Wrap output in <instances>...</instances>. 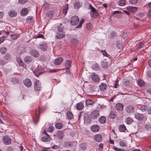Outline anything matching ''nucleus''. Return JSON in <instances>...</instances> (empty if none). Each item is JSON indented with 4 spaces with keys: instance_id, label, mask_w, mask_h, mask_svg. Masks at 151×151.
I'll list each match as a JSON object with an SVG mask.
<instances>
[{
    "instance_id": "obj_1",
    "label": "nucleus",
    "mask_w": 151,
    "mask_h": 151,
    "mask_svg": "<svg viewBox=\"0 0 151 151\" xmlns=\"http://www.w3.org/2000/svg\"><path fill=\"white\" fill-rule=\"evenodd\" d=\"M136 119L140 121H144L146 119V116L143 114L136 113L134 115Z\"/></svg>"
},
{
    "instance_id": "obj_2",
    "label": "nucleus",
    "mask_w": 151,
    "mask_h": 151,
    "mask_svg": "<svg viewBox=\"0 0 151 151\" xmlns=\"http://www.w3.org/2000/svg\"><path fill=\"white\" fill-rule=\"evenodd\" d=\"M100 116L99 111L97 110L92 111L90 117L91 119H95L98 118Z\"/></svg>"
},
{
    "instance_id": "obj_3",
    "label": "nucleus",
    "mask_w": 151,
    "mask_h": 151,
    "mask_svg": "<svg viewBox=\"0 0 151 151\" xmlns=\"http://www.w3.org/2000/svg\"><path fill=\"white\" fill-rule=\"evenodd\" d=\"M79 22V19L78 16H75L72 17L70 21L71 24L73 25H76Z\"/></svg>"
},
{
    "instance_id": "obj_4",
    "label": "nucleus",
    "mask_w": 151,
    "mask_h": 151,
    "mask_svg": "<svg viewBox=\"0 0 151 151\" xmlns=\"http://www.w3.org/2000/svg\"><path fill=\"white\" fill-rule=\"evenodd\" d=\"M3 140L4 143L6 145H8L11 143V140L9 137L5 136L3 138Z\"/></svg>"
},
{
    "instance_id": "obj_5",
    "label": "nucleus",
    "mask_w": 151,
    "mask_h": 151,
    "mask_svg": "<svg viewBox=\"0 0 151 151\" xmlns=\"http://www.w3.org/2000/svg\"><path fill=\"white\" fill-rule=\"evenodd\" d=\"M35 89L37 91L40 90L41 88V84L39 80H37L35 82L34 84Z\"/></svg>"
},
{
    "instance_id": "obj_6",
    "label": "nucleus",
    "mask_w": 151,
    "mask_h": 151,
    "mask_svg": "<svg viewBox=\"0 0 151 151\" xmlns=\"http://www.w3.org/2000/svg\"><path fill=\"white\" fill-rule=\"evenodd\" d=\"M23 83L24 85L28 88L30 87L32 85V82L31 80L28 78H26L24 80Z\"/></svg>"
},
{
    "instance_id": "obj_7",
    "label": "nucleus",
    "mask_w": 151,
    "mask_h": 151,
    "mask_svg": "<svg viewBox=\"0 0 151 151\" xmlns=\"http://www.w3.org/2000/svg\"><path fill=\"white\" fill-rule=\"evenodd\" d=\"M30 54L34 57H38L39 56L40 54L39 52L35 50H31L30 51Z\"/></svg>"
},
{
    "instance_id": "obj_8",
    "label": "nucleus",
    "mask_w": 151,
    "mask_h": 151,
    "mask_svg": "<svg viewBox=\"0 0 151 151\" xmlns=\"http://www.w3.org/2000/svg\"><path fill=\"white\" fill-rule=\"evenodd\" d=\"M38 48L43 51H45L47 48V44L46 43H44L40 44L38 46Z\"/></svg>"
},
{
    "instance_id": "obj_9",
    "label": "nucleus",
    "mask_w": 151,
    "mask_h": 151,
    "mask_svg": "<svg viewBox=\"0 0 151 151\" xmlns=\"http://www.w3.org/2000/svg\"><path fill=\"white\" fill-rule=\"evenodd\" d=\"M91 78L92 80L95 82H98L99 81V78L98 75L94 73H92L91 75Z\"/></svg>"
},
{
    "instance_id": "obj_10",
    "label": "nucleus",
    "mask_w": 151,
    "mask_h": 151,
    "mask_svg": "<svg viewBox=\"0 0 151 151\" xmlns=\"http://www.w3.org/2000/svg\"><path fill=\"white\" fill-rule=\"evenodd\" d=\"M126 111L129 113H133L134 111L133 106L131 105L128 106L126 108Z\"/></svg>"
},
{
    "instance_id": "obj_11",
    "label": "nucleus",
    "mask_w": 151,
    "mask_h": 151,
    "mask_svg": "<svg viewBox=\"0 0 151 151\" xmlns=\"http://www.w3.org/2000/svg\"><path fill=\"white\" fill-rule=\"evenodd\" d=\"M50 136L46 133L42 137V140L43 142H47L50 140Z\"/></svg>"
},
{
    "instance_id": "obj_12",
    "label": "nucleus",
    "mask_w": 151,
    "mask_h": 151,
    "mask_svg": "<svg viewBox=\"0 0 151 151\" xmlns=\"http://www.w3.org/2000/svg\"><path fill=\"white\" fill-rule=\"evenodd\" d=\"M65 34L64 32H58L56 33L55 37L58 39H60L63 38Z\"/></svg>"
},
{
    "instance_id": "obj_13",
    "label": "nucleus",
    "mask_w": 151,
    "mask_h": 151,
    "mask_svg": "<svg viewBox=\"0 0 151 151\" xmlns=\"http://www.w3.org/2000/svg\"><path fill=\"white\" fill-rule=\"evenodd\" d=\"M63 60V58L60 57L54 60V63L55 65H59L62 63Z\"/></svg>"
},
{
    "instance_id": "obj_14",
    "label": "nucleus",
    "mask_w": 151,
    "mask_h": 151,
    "mask_svg": "<svg viewBox=\"0 0 151 151\" xmlns=\"http://www.w3.org/2000/svg\"><path fill=\"white\" fill-rule=\"evenodd\" d=\"M99 126L97 125L92 126L91 127V131L93 132H96L99 131Z\"/></svg>"
},
{
    "instance_id": "obj_15",
    "label": "nucleus",
    "mask_w": 151,
    "mask_h": 151,
    "mask_svg": "<svg viewBox=\"0 0 151 151\" xmlns=\"http://www.w3.org/2000/svg\"><path fill=\"white\" fill-rule=\"evenodd\" d=\"M116 107L118 111H121L123 109V105L122 104L117 103L116 105Z\"/></svg>"
},
{
    "instance_id": "obj_16",
    "label": "nucleus",
    "mask_w": 151,
    "mask_h": 151,
    "mask_svg": "<svg viewBox=\"0 0 151 151\" xmlns=\"http://www.w3.org/2000/svg\"><path fill=\"white\" fill-rule=\"evenodd\" d=\"M76 107L77 110H81L83 108L84 105L82 103L79 102L76 104Z\"/></svg>"
},
{
    "instance_id": "obj_17",
    "label": "nucleus",
    "mask_w": 151,
    "mask_h": 151,
    "mask_svg": "<svg viewBox=\"0 0 151 151\" xmlns=\"http://www.w3.org/2000/svg\"><path fill=\"white\" fill-rule=\"evenodd\" d=\"M94 139L96 141L100 142L102 140V137L101 135L97 134L95 136Z\"/></svg>"
},
{
    "instance_id": "obj_18",
    "label": "nucleus",
    "mask_w": 151,
    "mask_h": 151,
    "mask_svg": "<svg viewBox=\"0 0 151 151\" xmlns=\"http://www.w3.org/2000/svg\"><path fill=\"white\" fill-rule=\"evenodd\" d=\"M28 9L27 8H23L20 12V14L22 16H24L26 15L28 13Z\"/></svg>"
},
{
    "instance_id": "obj_19",
    "label": "nucleus",
    "mask_w": 151,
    "mask_h": 151,
    "mask_svg": "<svg viewBox=\"0 0 151 151\" xmlns=\"http://www.w3.org/2000/svg\"><path fill=\"white\" fill-rule=\"evenodd\" d=\"M127 142L124 140H122L119 142L120 146L122 147H126L127 146Z\"/></svg>"
},
{
    "instance_id": "obj_20",
    "label": "nucleus",
    "mask_w": 151,
    "mask_h": 151,
    "mask_svg": "<svg viewBox=\"0 0 151 151\" xmlns=\"http://www.w3.org/2000/svg\"><path fill=\"white\" fill-rule=\"evenodd\" d=\"M32 58L29 56H26L24 59V61L25 63H28L31 62Z\"/></svg>"
},
{
    "instance_id": "obj_21",
    "label": "nucleus",
    "mask_w": 151,
    "mask_h": 151,
    "mask_svg": "<svg viewBox=\"0 0 151 151\" xmlns=\"http://www.w3.org/2000/svg\"><path fill=\"white\" fill-rule=\"evenodd\" d=\"M17 12L13 10L10 11L9 13V16L11 17H15L17 15Z\"/></svg>"
},
{
    "instance_id": "obj_22",
    "label": "nucleus",
    "mask_w": 151,
    "mask_h": 151,
    "mask_svg": "<svg viewBox=\"0 0 151 151\" xmlns=\"http://www.w3.org/2000/svg\"><path fill=\"white\" fill-rule=\"evenodd\" d=\"M127 9L129 10V12H134L137 10V7L133 6H128L127 7Z\"/></svg>"
},
{
    "instance_id": "obj_23",
    "label": "nucleus",
    "mask_w": 151,
    "mask_h": 151,
    "mask_svg": "<svg viewBox=\"0 0 151 151\" xmlns=\"http://www.w3.org/2000/svg\"><path fill=\"white\" fill-rule=\"evenodd\" d=\"M87 145L85 143H83L80 144L79 147L82 150H85L86 149Z\"/></svg>"
},
{
    "instance_id": "obj_24",
    "label": "nucleus",
    "mask_w": 151,
    "mask_h": 151,
    "mask_svg": "<svg viewBox=\"0 0 151 151\" xmlns=\"http://www.w3.org/2000/svg\"><path fill=\"white\" fill-rule=\"evenodd\" d=\"M99 87L101 91H103L106 89L107 85L106 83H103L100 85Z\"/></svg>"
},
{
    "instance_id": "obj_25",
    "label": "nucleus",
    "mask_w": 151,
    "mask_h": 151,
    "mask_svg": "<svg viewBox=\"0 0 151 151\" xmlns=\"http://www.w3.org/2000/svg\"><path fill=\"white\" fill-rule=\"evenodd\" d=\"M119 130L121 132H124L127 129L125 126L124 124L121 125L119 127Z\"/></svg>"
},
{
    "instance_id": "obj_26",
    "label": "nucleus",
    "mask_w": 151,
    "mask_h": 151,
    "mask_svg": "<svg viewBox=\"0 0 151 151\" xmlns=\"http://www.w3.org/2000/svg\"><path fill=\"white\" fill-rule=\"evenodd\" d=\"M148 107L146 105H143L140 108V110L143 112H145L147 111Z\"/></svg>"
},
{
    "instance_id": "obj_27",
    "label": "nucleus",
    "mask_w": 151,
    "mask_h": 151,
    "mask_svg": "<svg viewBox=\"0 0 151 151\" xmlns=\"http://www.w3.org/2000/svg\"><path fill=\"white\" fill-rule=\"evenodd\" d=\"M71 61L70 60H67L66 61L65 66L66 67L65 69H68L71 66Z\"/></svg>"
},
{
    "instance_id": "obj_28",
    "label": "nucleus",
    "mask_w": 151,
    "mask_h": 151,
    "mask_svg": "<svg viewBox=\"0 0 151 151\" xmlns=\"http://www.w3.org/2000/svg\"><path fill=\"white\" fill-rule=\"evenodd\" d=\"M125 121L127 124H130L132 123L133 120L131 118L128 117L126 119Z\"/></svg>"
},
{
    "instance_id": "obj_29",
    "label": "nucleus",
    "mask_w": 151,
    "mask_h": 151,
    "mask_svg": "<svg viewBox=\"0 0 151 151\" xmlns=\"http://www.w3.org/2000/svg\"><path fill=\"white\" fill-rule=\"evenodd\" d=\"M55 127L58 129H61L63 127V123L60 122L58 123L55 124Z\"/></svg>"
},
{
    "instance_id": "obj_30",
    "label": "nucleus",
    "mask_w": 151,
    "mask_h": 151,
    "mask_svg": "<svg viewBox=\"0 0 151 151\" xmlns=\"http://www.w3.org/2000/svg\"><path fill=\"white\" fill-rule=\"evenodd\" d=\"M106 119L105 117L104 116H101L99 119V122L101 123L104 124L105 123Z\"/></svg>"
},
{
    "instance_id": "obj_31",
    "label": "nucleus",
    "mask_w": 151,
    "mask_h": 151,
    "mask_svg": "<svg viewBox=\"0 0 151 151\" xmlns=\"http://www.w3.org/2000/svg\"><path fill=\"white\" fill-rule=\"evenodd\" d=\"M68 4H67L63 8V14H64L65 15H66L67 13V11L68 9Z\"/></svg>"
},
{
    "instance_id": "obj_32",
    "label": "nucleus",
    "mask_w": 151,
    "mask_h": 151,
    "mask_svg": "<svg viewBox=\"0 0 151 151\" xmlns=\"http://www.w3.org/2000/svg\"><path fill=\"white\" fill-rule=\"evenodd\" d=\"M138 17H135V19L137 20H142V18L144 16V14L143 13H140L137 15Z\"/></svg>"
},
{
    "instance_id": "obj_33",
    "label": "nucleus",
    "mask_w": 151,
    "mask_h": 151,
    "mask_svg": "<svg viewBox=\"0 0 151 151\" xmlns=\"http://www.w3.org/2000/svg\"><path fill=\"white\" fill-rule=\"evenodd\" d=\"M67 116L68 119H70L73 117V114L70 111H68L67 112Z\"/></svg>"
},
{
    "instance_id": "obj_34",
    "label": "nucleus",
    "mask_w": 151,
    "mask_h": 151,
    "mask_svg": "<svg viewBox=\"0 0 151 151\" xmlns=\"http://www.w3.org/2000/svg\"><path fill=\"white\" fill-rule=\"evenodd\" d=\"M138 85L141 87L143 86L144 85V82L141 79H139L137 81Z\"/></svg>"
},
{
    "instance_id": "obj_35",
    "label": "nucleus",
    "mask_w": 151,
    "mask_h": 151,
    "mask_svg": "<svg viewBox=\"0 0 151 151\" xmlns=\"http://www.w3.org/2000/svg\"><path fill=\"white\" fill-rule=\"evenodd\" d=\"M99 65L97 63H95L93 64L92 65V68L93 69L95 70H98L99 69Z\"/></svg>"
},
{
    "instance_id": "obj_36",
    "label": "nucleus",
    "mask_w": 151,
    "mask_h": 151,
    "mask_svg": "<svg viewBox=\"0 0 151 151\" xmlns=\"http://www.w3.org/2000/svg\"><path fill=\"white\" fill-rule=\"evenodd\" d=\"M116 116V114L113 112H111L109 115V118L111 119L115 118Z\"/></svg>"
},
{
    "instance_id": "obj_37",
    "label": "nucleus",
    "mask_w": 151,
    "mask_h": 151,
    "mask_svg": "<svg viewBox=\"0 0 151 151\" xmlns=\"http://www.w3.org/2000/svg\"><path fill=\"white\" fill-rule=\"evenodd\" d=\"M93 103V101L90 99H88L86 101V104L87 105H92Z\"/></svg>"
},
{
    "instance_id": "obj_38",
    "label": "nucleus",
    "mask_w": 151,
    "mask_h": 151,
    "mask_svg": "<svg viewBox=\"0 0 151 151\" xmlns=\"http://www.w3.org/2000/svg\"><path fill=\"white\" fill-rule=\"evenodd\" d=\"M11 81L14 84H16L18 83L19 82V80L17 78H12L11 79Z\"/></svg>"
},
{
    "instance_id": "obj_39",
    "label": "nucleus",
    "mask_w": 151,
    "mask_h": 151,
    "mask_svg": "<svg viewBox=\"0 0 151 151\" xmlns=\"http://www.w3.org/2000/svg\"><path fill=\"white\" fill-rule=\"evenodd\" d=\"M74 6L75 9H77L80 7L81 4L79 2H76L74 4Z\"/></svg>"
},
{
    "instance_id": "obj_40",
    "label": "nucleus",
    "mask_w": 151,
    "mask_h": 151,
    "mask_svg": "<svg viewBox=\"0 0 151 151\" xmlns=\"http://www.w3.org/2000/svg\"><path fill=\"white\" fill-rule=\"evenodd\" d=\"M93 14L91 15V16L94 18H96L97 17L99 14L98 13L97 11H96L95 12H93Z\"/></svg>"
},
{
    "instance_id": "obj_41",
    "label": "nucleus",
    "mask_w": 151,
    "mask_h": 151,
    "mask_svg": "<svg viewBox=\"0 0 151 151\" xmlns=\"http://www.w3.org/2000/svg\"><path fill=\"white\" fill-rule=\"evenodd\" d=\"M126 0H120L119 2V6H122L125 4Z\"/></svg>"
},
{
    "instance_id": "obj_42",
    "label": "nucleus",
    "mask_w": 151,
    "mask_h": 151,
    "mask_svg": "<svg viewBox=\"0 0 151 151\" xmlns=\"http://www.w3.org/2000/svg\"><path fill=\"white\" fill-rule=\"evenodd\" d=\"M11 58V55L8 53H7L5 55L4 57V59L5 60H8Z\"/></svg>"
},
{
    "instance_id": "obj_43",
    "label": "nucleus",
    "mask_w": 151,
    "mask_h": 151,
    "mask_svg": "<svg viewBox=\"0 0 151 151\" xmlns=\"http://www.w3.org/2000/svg\"><path fill=\"white\" fill-rule=\"evenodd\" d=\"M57 136L58 138L60 139L63 137V134L62 131H60L58 133Z\"/></svg>"
},
{
    "instance_id": "obj_44",
    "label": "nucleus",
    "mask_w": 151,
    "mask_h": 151,
    "mask_svg": "<svg viewBox=\"0 0 151 151\" xmlns=\"http://www.w3.org/2000/svg\"><path fill=\"white\" fill-rule=\"evenodd\" d=\"M63 29H64L63 27L62 26H59L58 28V32H63Z\"/></svg>"
},
{
    "instance_id": "obj_45",
    "label": "nucleus",
    "mask_w": 151,
    "mask_h": 151,
    "mask_svg": "<svg viewBox=\"0 0 151 151\" xmlns=\"http://www.w3.org/2000/svg\"><path fill=\"white\" fill-rule=\"evenodd\" d=\"M71 42L72 43L76 45L78 43V41L77 39L75 38H73L71 40Z\"/></svg>"
},
{
    "instance_id": "obj_46",
    "label": "nucleus",
    "mask_w": 151,
    "mask_h": 151,
    "mask_svg": "<svg viewBox=\"0 0 151 151\" xmlns=\"http://www.w3.org/2000/svg\"><path fill=\"white\" fill-rule=\"evenodd\" d=\"M54 129L55 128L53 127L50 126L47 129V131L48 132H51L54 130Z\"/></svg>"
},
{
    "instance_id": "obj_47",
    "label": "nucleus",
    "mask_w": 151,
    "mask_h": 151,
    "mask_svg": "<svg viewBox=\"0 0 151 151\" xmlns=\"http://www.w3.org/2000/svg\"><path fill=\"white\" fill-rule=\"evenodd\" d=\"M89 8L91 10V12L93 13L95 12V11H96L95 9L93 7L91 4L89 5Z\"/></svg>"
},
{
    "instance_id": "obj_48",
    "label": "nucleus",
    "mask_w": 151,
    "mask_h": 151,
    "mask_svg": "<svg viewBox=\"0 0 151 151\" xmlns=\"http://www.w3.org/2000/svg\"><path fill=\"white\" fill-rule=\"evenodd\" d=\"M84 20L83 19H81L80 22L79 24L76 26V28H80L81 27L82 24L84 22Z\"/></svg>"
},
{
    "instance_id": "obj_49",
    "label": "nucleus",
    "mask_w": 151,
    "mask_h": 151,
    "mask_svg": "<svg viewBox=\"0 0 151 151\" xmlns=\"http://www.w3.org/2000/svg\"><path fill=\"white\" fill-rule=\"evenodd\" d=\"M0 51L2 54H4L6 51V48L5 47H2L0 49Z\"/></svg>"
},
{
    "instance_id": "obj_50",
    "label": "nucleus",
    "mask_w": 151,
    "mask_h": 151,
    "mask_svg": "<svg viewBox=\"0 0 151 151\" xmlns=\"http://www.w3.org/2000/svg\"><path fill=\"white\" fill-rule=\"evenodd\" d=\"M116 33L115 32H112L110 33V37L111 39H113L114 37L116 36Z\"/></svg>"
},
{
    "instance_id": "obj_51",
    "label": "nucleus",
    "mask_w": 151,
    "mask_h": 151,
    "mask_svg": "<svg viewBox=\"0 0 151 151\" xmlns=\"http://www.w3.org/2000/svg\"><path fill=\"white\" fill-rule=\"evenodd\" d=\"M114 149L116 151H125L123 148H119L115 147H114Z\"/></svg>"
},
{
    "instance_id": "obj_52",
    "label": "nucleus",
    "mask_w": 151,
    "mask_h": 151,
    "mask_svg": "<svg viewBox=\"0 0 151 151\" xmlns=\"http://www.w3.org/2000/svg\"><path fill=\"white\" fill-rule=\"evenodd\" d=\"M11 38L13 40H16L18 38L19 36L18 35L15 34L12 35H11Z\"/></svg>"
},
{
    "instance_id": "obj_53",
    "label": "nucleus",
    "mask_w": 151,
    "mask_h": 151,
    "mask_svg": "<svg viewBox=\"0 0 151 151\" xmlns=\"http://www.w3.org/2000/svg\"><path fill=\"white\" fill-rule=\"evenodd\" d=\"M28 1V0H18L19 3L22 4H24Z\"/></svg>"
},
{
    "instance_id": "obj_54",
    "label": "nucleus",
    "mask_w": 151,
    "mask_h": 151,
    "mask_svg": "<svg viewBox=\"0 0 151 151\" xmlns=\"http://www.w3.org/2000/svg\"><path fill=\"white\" fill-rule=\"evenodd\" d=\"M102 66L103 68H106L108 66L107 63L106 62H103L102 63Z\"/></svg>"
},
{
    "instance_id": "obj_55",
    "label": "nucleus",
    "mask_w": 151,
    "mask_h": 151,
    "mask_svg": "<svg viewBox=\"0 0 151 151\" xmlns=\"http://www.w3.org/2000/svg\"><path fill=\"white\" fill-rule=\"evenodd\" d=\"M92 24L91 23H88L86 24V28L88 29H90L92 27Z\"/></svg>"
},
{
    "instance_id": "obj_56",
    "label": "nucleus",
    "mask_w": 151,
    "mask_h": 151,
    "mask_svg": "<svg viewBox=\"0 0 151 151\" xmlns=\"http://www.w3.org/2000/svg\"><path fill=\"white\" fill-rule=\"evenodd\" d=\"M101 52L104 56L108 57V56L109 55L108 54L106 51L105 50H101Z\"/></svg>"
},
{
    "instance_id": "obj_57",
    "label": "nucleus",
    "mask_w": 151,
    "mask_h": 151,
    "mask_svg": "<svg viewBox=\"0 0 151 151\" xmlns=\"http://www.w3.org/2000/svg\"><path fill=\"white\" fill-rule=\"evenodd\" d=\"M6 62L3 59L0 60V64L1 65H3L6 63Z\"/></svg>"
},
{
    "instance_id": "obj_58",
    "label": "nucleus",
    "mask_w": 151,
    "mask_h": 151,
    "mask_svg": "<svg viewBox=\"0 0 151 151\" xmlns=\"http://www.w3.org/2000/svg\"><path fill=\"white\" fill-rule=\"evenodd\" d=\"M129 2L132 4H135L137 2V0H129Z\"/></svg>"
},
{
    "instance_id": "obj_59",
    "label": "nucleus",
    "mask_w": 151,
    "mask_h": 151,
    "mask_svg": "<svg viewBox=\"0 0 151 151\" xmlns=\"http://www.w3.org/2000/svg\"><path fill=\"white\" fill-rule=\"evenodd\" d=\"M34 73L35 76L37 77H38L40 75L39 73L38 72V70L35 71L34 72Z\"/></svg>"
},
{
    "instance_id": "obj_60",
    "label": "nucleus",
    "mask_w": 151,
    "mask_h": 151,
    "mask_svg": "<svg viewBox=\"0 0 151 151\" xmlns=\"http://www.w3.org/2000/svg\"><path fill=\"white\" fill-rule=\"evenodd\" d=\"M147 76L150 78H151V71L149 70L147 72Z\"/></svg>"
},
{
    "instance_id": "obj_61",
    "label": "nucleus",
    "mask_w": 151,
    "mask_h": 151,
    "mask_svg": "<svg viewBox=\"0 0 151 151\" xmlns=\"http://www.w3.org/2000/svg\"><path fill=\"white\" fill-rule=\"evenodd\" d=\"M44 37L42 35L39 34L37 37H36V38H43Z\"/></svg>"
},
{
    "instance_id": "obj_62",
    "label": "nucleus",
    "mask_w": 151,
    "mask_h": 151,
    "mask_svg": "<svg viewBox=\"0 0 151 151\" xmlns=\"http://www.w3.org/2000/svg\"><path fill=\"white\" fill-rule=\"evenodd\" d=\"M38 70L40 75L44 72V70H43V69H40V70Z\"/></svg>"
},
{
    "instance_id": "obj_63",
    "label": "nucleus",
    "mask_w": 151,
    "mask_h": 151,
    "mask_svg": "<svg viewBox=\"0 0 151 151\" xmlns=\"http://www.w3.org/2000/svg\"><path fill=\"white\" fill-rule=\"evenodd\" d=\"M57 70L55 69H51L49 71V72L50 73H55L56 72Z\"/></svg>"
},
{
    "instance_id": "obj_64",
    "label": "nucleus",
    "mask_w": 151,
    "mask_h": 151,
    "mask_svg": "<svg viewBox=\"0 0 151 151\" xmlns=\"http://www.w3.org/2000/svg\"><path fill=\"white\" fill-rule=\"evenodd\" d=\"M19 64L20 66H22L23 67H24V66L25 65V64L22 61L19 63Z\"/></svg>"
}]
</instances>
